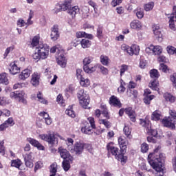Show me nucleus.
Returning a JSON list of instances; mask_svg holds the SVG:
<instances>
[{"label": "nucleus", "mask_w": 176, "mask_h": 176, "mask_svg": "<svg viewBox=\"0 0 176 176\" xmlns=\"http://www.w3.org/2000/svg\"><path fill=\"white\" fill-rule=\"evenodd\" d=\"M153 34L155 39H157L158 42H163V34H162V32L160 30L158 32H155Z\"/></svg>", "instance_id": "nucleus-45"}, {"label": "nucleus", "mask_w": 176, "mask_h": 176, "mask_svg": "<svg viewBox=\"0 0 176 176\" xmlns=\"http://www.w3.org/2000/svg\"><path fill=\"white\" fill-rule=\"evenodd\" d=\"M126 95L128 97L137 98V97H138V91L135 89H126Z\"/></svg>", "instance_id": "nucleus-36"}, {"label": "nucleus", "mask_w": 176, "mask_h": 176, "mask_svg": "<svg viewBox=\"0 0 176 176\" xmlns=\"http://www.w3.org/2000/svg\"><path fill=\"white\" fill-rule=\"evenodd\" d=\"M148 86L152 90H155V91L159 90V82L156 80L151 81V82L148 84Z\"/></svg>", "instance_id": "nucleus-37"}, {"label": "nucleus", "mask_w": 176, "mask_h": 176, "mask_svg": "<svg viewBox=\"0 0 176 176\" xmlns=\"http://www.w3.org/2000/svg\"><path fill=\"white\" fill-rule=\"evenodd\" d=\"M137 87V83L134 82L133 81H130L128 85L127 89L131 90L133 89H135Z\"/></svg>", "instance_id": "nucleus-60"}, {"label": "nucleus", "mask_w": 176, "mask_h": 176, "mask_svg": "<svg viewBox=\"0 0 176 176\" xmlns=\"http://www.w3.org/2000/svg\"><path fill=\"white\" fill-rule=\"evenodd\" d=\"M71 3H72V0H65L63 4L61 6H59V8H55L53 10L56 14L61 10L65 12V10H68V9L71 8Z\"/></svg>", "instance_id": "nucleus-12"}, {"label": "nucleus", "mask_w": 176, "mask_h": 176, "mask_svg": "<svg viewBox=\"0 0 176 176\" xmlns=\"http://www.w3.org/2000/svg\"><path fill=\"white\" fill-rule=\"evenodd\" d=\"M99 123L100 124H104L107 129H109L111 127V122L107 120H99Z\"/></svg>", "instance_id": "nucleus-52"}, {"label": "nucleus", "mask_w": 176, "mask_h": 176, "mask_svg": "<svg viewBox=\"0 0 176 176\" xmlns=\"http://www.w3.org/2000/svg\"><path fill=\"white\" fill-rule=\"evenodd\" d=\"M80 45L83 49H87L91 46V41L89 39L83 38L80 41Z\"/></svg>", "instance_id": "nucleus-33"}, {"label": "nucleus", "mask_w": 176, "mask_h": 176, "mask_svg": "<svg viewBox=\"0 0 176 176\" xmlns=\"http://www.w3.org/2000/svg\"><path fill=\"white\" fill-rule=\"evenodd\" d=\"M164 98L166 100V101H168L171 103L175 102L176 100L175 96H173V94L168 92L164 94Z\"/></svg>", "instance_id": "nucleus-27"}, {"label": "nucleus", "mask_w": 176, "mask_h": 176, "mask_svg": "<svg viewBox=\"0 0 176 176\" xmlns=\"http://www.w3.org/2000/svg\"><path fill=\"white\" fill-rule=\"evenodd\" d=\"M149 74L151 78L154 80L159 79V78L160 77V74L159 73V71H157V69H153L150 70Z\"/></svg>", "instance_id": "nucleus-32"}, {"label": "nucleus", "mask_w": 176, "mask_h": 176, "mask_svg": "<svg viewBox=\"0 0 176 176\" xmlns=\"http://www.w3.org/2000/svg\"><path fill=\"white\" fill-rule=\"evenodd\" d=\"M87 120L91 126H85L81 129V131L84 134L90 135L93 133V129H96V121H94V118L93 117H89Z\"/></svg>", "instance_id": "nucleus-7"}, {"label": "nucleus", "mask_w": 176, "mask_h": 176, "mask_svg": "<svg viewBox=\"0 0 176 176\" xmlns=\"http://www.w3.org/2000/svg\"><path fill=\"white\" fill-rule=\"evenodd\" d=\"M17 25H19V27H25V25H27V23H25L23 19H19L17 21Z\"/></svg>", "instance_id": "nucleus-59"}, {"label": "nucleus", "mask_w": 176, "mask_h": 176, "mask_svg": "<svg viewBox=\"0 0 176 176\" xmlns=\"http://www.w3.org/2000/svg\"><path fill=\"white\" fill-rule=\"evenodd\" d=\"M24 96H25V94L23 91L19 92V91H14L10 93V97L11 98H14L15 100H18L19 102H22L24 105H27V100L24 98Z\"/></svg>", "instance_id": "nucleus-9"}, {"label": "nucleus", "mask_w": 176, "mask_h": 176, "mask_svg": "<svg viewBox=\"0 0 176 176\" xmlns=\"http://www.w3.org/2000/svg\"><path fill=\"white\" fill-rule=\"evenodd\" d=\"M32 71L30 69H25L21 73L19 74V78L21 80H25L28 78H30Z\"/></svg>", "instance_id": "nucleus-20"}, {"label": "nucleus", "mask_w": 176, "mask_h": 176, "mask_svg": "<svg viewBox=\"0 0 176 176\" xmlns=\"http://www.w3.org/2000/svg\"><path fill=\"white\" fill-rule=\"evenodd\" d=\"M32 17H34V11L30 10V13H29V18L28 19V21L26 23L27 25H32V24H34V21H32V20H31L32 19Z\"/></svg>", "instance_id": "nucleus-49"}, {"label": "nucleus", "mask_w": 176, "mask_h": 176, "mask_svg": "<svg viewBox=\"0 0 176 176\" xmlns=\"http://www.w3.org/2000/svg\"><path fill=\"white\" fill-rule=\"evenodd\" d=\"M57 63L62 67V68H65V67H67V59L65 56H60L57 58Z\"/></svg>", "instance_id": "nucleus-28"}, {"label": "nucleus", "mask_w": 176, "mask_h": 176, "mask_svg": "<svg viewBox=\"0 0 176 176\" xmlns=\"http://www.w3.org/2000/svg\"><path fill=\"white\" fill-rule=\"evenodd\" d=\"M4 123L6 124L8 127H10L14 125V120H13V118H9L7 120L4 122Z\"/></svg>", "instance_id": "nucleus-56"}, {"label": "nucleus", "mask_w": 176, "mask_h": 176, "mask_svg": "<svg viewBox=\"0 0 176 176\" xmlns=\"http://www.w3.org/2000/svg\"><path fill=\"white\" fill-rule=\"evenodd\" d=\"M80 85L82 87H89L90 86V80L82 77L80 79Z\"/></svg>", "instance_id": "nucleus-35"}, {"label": "nucleus", "mask_w": 176, "mask_h": 176, "mask_svg": "<svg viewBox=\"0 0 176 176\" xmlns=\"http://www.w3.org/2000/svg\"><path fill=\"white\" fill-rule=\"evenodd\" d=\"M94 58L92 56H87L83 59V69L87 74H92L96 71V66L90 67L89 65L93 62Z\"/></svg>", "instance_id": "nucleus-6"}, {"label": "nucleus", "mask_w": 176, "mask_h": 176, "mask_svg": "<svg viewBox=\"0 0 176 176\" xmlns=\"http://www.w3.org/2000/svg\"><path fill=\"white\" fill-rule=\"evenodd\" d=\"M122 1L123 0H112L111 6H113V8H116V6L122 3Z\"/></svg>", "instance_id": "nucleus-61"}, {"label": "nucleus", "mask_w": 176, "mask_h": 176, "mask_svg": "<svg viewBox=\"0 0 176 176\" xmlns=\"http://www.w3.org/2000/svg\"><path fill=\"white\" fill-rule=\"evenodd\" d=\"M27 141H28V142H30L31 144V145L37 148V149H38V151H45V146H43V145H42L41 143H39V142H38V140L31 138H29L27 139Z\"/></svg>", "instance_id": "nucleus-16"}, {"label": "nucleus", "mask_w": 176, "mask_h": 176, "mask_svg": "<svg viewBox=\"0 0 176 176\" xmlns=\"http://www.w3.org/2000/svg\"><path fill=\"white\" fill-rule=\"evenodd\" d=\"M134 13H135L138 19L141 20V19L144 18V10L140 7H138L135 10H134Z\"/></svg>", "instance_id": "nucleus-30"}, {"label": "nucleus", "mask_w": 176, "mask_h": 176, "mask_svg": "<svg viewBox=\"0 0 176 176\" xmlns=\"http://www.w3.org/2000/svg\"><path fill=\"white\" fill-rule=\"evenodd\" d=\"M160 118H162V114L159 113L157 111H154L151 116L152 120H160Z\"/></svg>", "instance_id": "nucleus-50"}, {"label": "nucleus", "mask_w": 176, "mask_h": 176, "mask_svg": "<svg viewBox=\"0 0 176 176\" xmlns=\"http://www.w3.org/2000/svg\"><path fill=\"white\" fill-rule=\"evenodd\" d=\"M146 131L149 135H152L154 138L157 137V131L156 129H152V127L147 128Z\"/></svg>", "instance_id": "nucleus-46"}, {"label": "nucleus", "mask_w": 176, "mask_h": 176, "mask_svg": "<svg viewBox=\"0 0 176 176\" xmlns=\"http://www.w3.org/2000/svg\"><path fill=\"white\" fill-rule=\"evenodd\" d=\"M160 71H162V72H164L165 74H167V72H170V69H168V67L165 65L164 63H161L159 67Z\"/></svg>", "instance_id": "nucleus-48"}, {"label": "nucleus", "mask_w": 176, "mask_h": 176, "mask_svg": "<svg viewBox=\"0 0 176 176\" xmlns=\"http://www.w3.org/2000/svg\"><path fill=\"white\" fill-rule=\"evenodd\" d=\"M10 72L12 75H16L20 72V67L13 62L10 64Z\"/></svg>", "instance_id": "nucleus-25"}, {"label": "nucleus", "mask_w": 176, "mask_h": 176, "mask_svg": "<svg viewBox=\"0 0 176 176\" xmlns=\"http://www.w3.org/2000/svg\"><path fill=\"white\" fill-rule=\"evenodd\" d=\"M148 49L152 50L155 56H160L163 52V49L159 45L154 46L153 45H151L146 48V50H148Z\"/></svg>", "instance_id": "nucleus-18"}, {"label": "nucleus", "mask_w": 176, "mask_h": 176, "mask_svg": "<svg viewBox=\"0 0 176 176\" xmlns=\"http://www.w3.org/2000/svg\"><path fill=\"white\" fill-rule=\"evenodd\" d=\"M5 142L3 140L0 142V154L3 156L6 153V149H5Z\"/></svg>", "instance_id": "nucleus-54"}, {"label": "nucleus", "mask_w": 176, "mask_h": 176, "mask_svg": "<svg viewBox=\"0 0 176 176\" xmlns=\"http://www.w3.org/2000/svg\"><path fill=\"white\" fill-rule=\"evenodd\" d=\"M86 144L80 141L76 142L73 148L70 149L72 153H75V155H82L85 149V146Z\"/></svg>", "instance_id": "nucleus-8"}, {"label": "nucleus", "mask_w": 176, "mask_h": 176, "mask_svg": "<svg viewBox=\"0 0 176 176\" xmlns=\"http://www.w3.org/2000/svg\"><path fill=\"white\" fill-rule=\"evenodd\" d=\"M98 68L100 69V72L102 74V75H108V69L101 65H98Z\"/></svg>", "instance_id": "nucleus-55"}, {"label": "nucleus", "mask_w": 176, "mask_h": 176, "mask_svg": "<svg viewBox=\"0 0 176 176\" xmlns=\"http://www.w3.org/2000/svg\"><path fill=\"white\" fill-rule=\"evenodd\" d=\"M140 168L141 170H144L145 171H151V168H149V166H146V164L145 162H142L140 164Z\"/></svg>", "instance_id": "nucleus-63"}, {"label": "nucleus", "mask_w": 176, "mask_h": 176, "mask_svg": "<svg viewBox=\"0 0 176 176\" xmlns=\"http://www.w3.org/2000/svg\"><path fill=\"white\" fill-rule=\"evenodd\" d=\"M155 6V3L153 2H149L148 3L144 4V9L145 12H150V10H152Z\"/></svg>", "instance_id": "nucleus-42"}, {"label": "nucleus", "mask_w": 176, "mask_h": 176, "mask_svg": "<svg viewBox=\"0 0 176 176\" xmlns=\"http://www.w3.org/2000/svg\"><path fill=\"white\" fill-rule=\"evenodd\" d=\"M50 37L52 41H57L60 38V32H58V25H54L51 28Z\"/></svg>", "instance_id": "nucleus-13"}, {"label": "nucleus", "mask_w": 176, "mask_h": 176, "mask_svg": "<svg viewBox=\"0 0 176 176\" xmlns=\"http://www.w3.org/2000/svg\"><path fill=\"white\" fill-rule=\"evenodd\" d=\"M96 36L98 39H102L104 38V27L98 25L96 30Z\"/></svg>", "instance_id": "nucleus-34"}, {"label": "nucleus", "mask_w": 176, "mask_h": 176, "mask_svg": "<svg viewBox=\"0 0 176 176\" xmlns=\"http://www.w3.org/2000/svg\"><path fill=\"white\" fill-rule=\"evenodd\" d=\"M126 115H128L129 118L131 119V122H135V118L137 114H135V111H126Z\"/></svg>", "instance_id": "nucleus-41"}, {"label": "nucleus", "mask_w": 176, "mask_h": 176, "mask_svg": "<svg viewBox=\"0 0 176 176\" xmlns=\"http://www.w3.org/2000/svg\"><path fill=\"white\" fill-rule=\"evenodd\" d=\"M96 118H108V111H97L95 113Z\"/></svg>", "instance_id": "nucleus-38"}, {"label": "nucleus", "mask_w": 176, "mask_h": 176, "mask_svg": "<svg viewBox=\"0 0 176 176\" xmlns=\"http://www.w3.org/2000/svg\"><path fill=\"white\" fill-rule=\"evenodd\" d=\"M73 160L74 158L63 160V162H62V166L64 171H68L69 168H71V163H72Z\"/></svg>", "instance_id": "nucleus-23"}, {"label": "nucleus", "mask_w": 176, "mask_h": 176, "mask_svg": "<svg viewBox=\"0 0 176 176\" xmlns=\"http://www.w3.org/2000/svg\"><path fill=\"white\" fill-rule=\"evenodd\" d=\"M169 114L170 117H165L162 120V123L164 127H167L171 130H175V121L172 120L171 118L176 120V111H170Z\"/></svg>", "instance_id": "nucleus-4"}, {"label": "nucleus", "mask_w": 176, "mask_h": 176, "mask_svg": "<svg viewBox=\"0 0 176 176\" xmlns=\"http://www.w3.org/2000/svg\"><path fill=\"white\" fill-rule=\"evenodd\" d=\"M155 98V95H150L149 96H144L143 100L144 104L146 105H149L151 104V101Z\"/></svg>", "instance_id": "nucleus-47"}, {"label": "nucleus", "mask_w": 176, "mask_h": 176, "mask_svg": "<svg viewBox=\"0 0 176 176\" xmlns=\"http://www.w3.org/2000/svg\"><path fill=\"white\" fill-rule=\"evenodd\" d=\"M130 27L132 30L140 31L142 28V23L139 20H133L131 22Z\"/></svg>", "instance_id": "nucleus-21"}, {"label": "nucleus", "mask_w": 176, "mask_h": 176, "mask_svg": "<svg viewBox=\"0 0 176 176\" xmlns=\"http://www.w3.org/2000/svg\"><path fill=\"white\" fill-rule=\"evenodd\" d=\"M36 52L33 54L34 60L39 61V60H46L49 57V52L50 47L47 44L40 43L36 47Z\"/></svg>", "instance_id": "nucleus-1"}, {"label": "nucleus", "mask_w": 176, "mask_h": 176, "mask_svg": "<svg viewBox=\"0 0 176 176\" xmlns=\"http://www.w3.org/2000/svg\"><path fill=\"white\" fill-rule=\"evenodd\" d=\"M39 138L43 141L48 142L51 146H54L58 144V139L56 138V135L53 133L41 134L39 135Z\"/></svg>", "instance_id": "nucleus-5"}, {"label": "nucleus", "mask_w": 176, "mask_h": 176, "mask_svg": "<svg viewBox=\"0 0 176 176\" xmlns=\"http://www.w3.org/2000/svg\"><path fill=\"white\" fill-rule=\"evenodd\" d=\"M118 144L120 145V149L122 151H124L127 148V140L126 138H123V137H119L118 138Z\"/></svg>", "instance_id": "nucleus-24"}, {"label": "nucleus", "mask_w": 176, "mask_h": 176, "mask_svg": "<svg viewBox=\"0 0 176 176\" xmlns=\"http://www.w3.org/2000/svg\"><path fill=\"white\" fill-rule=\"evenodd\" d=\"M166 52L168 54L176 55V48L173 45H168L166 47Z\"/></svg>", "instance_id": "nucleus-44"}, {"label": "nucleus", "mask_w": 176, "mask_h": 176, "mask_svg": "<svg viewBox=\"0 0 176 176\" xmlns=\"http://www.w3.org/2000/svg\"><path fill=\"white\" fill-rule=\"evenodd\" d=\"M112 145L113 143H109V144H107V151H109V152H111V155L116 156V159L120 162L122 164H125L126 162H127V156L124 155L123 153L118 155V153H119V148Z\"/></svg>", "instance_id": "nucleus-3"}, {"label": "nucleus", "mask_w": 176, "mask_h": 176, "mask_svg": "<svg viewBox=\"0 0 176 176\" xmlns=\"http://www.w3.org/2000/svg\"><path fill=\"white\" fill-rule=\"evenodd\" d=\"M80 11V9H79V7L77 6H75L72 8L70 7L69 9H67V13L69 15H70L72 19H75V17H76V14H79Z\"/></svg>", "instance_id": "nucleus-17"}, {"label": "nucleus", "mask_w": 176, "mask_h": 176, "mask_svg": "<svg viewBox=\"0 0 176 176\" xmlns=\"http://www.w3.org/2000/svg\"><path fill=\"white\" fill-rule=\"evenodd\" d=\"M23 163L21 162V160L17 159V160H12L11 161V166L12 167H16V168H20V166H21Z\"/></svg>", "instance_id": "nucleus-40"}, {"label": "nucleus", "mask_w": 176, "mask_h": 176, "mask_svg": "<svg viewBox=\"0 0 176 176\" xmlns=\"http://www.w3.org/2000/svg\"><path fill=\"white\" fill-rule=\"evenodd\" d=\"M50 171L51 173L50 176H56V173H57V164L54 163L50 166Z\"/></svg>", "instance_id": "nucleus-43"}, {"label": "nucleus", "mask_w": 176, "mask_h": 176, "mask_svg": "<svg viewBox=\"0 0 176 176\" xmlns=\"http://www.w3.org/2000/svg\"><path fill=\"white\" fill-rule=\"evenodd\" d=\"M58 151L60 153V155L62 157V159H64V160L74 159L72 156H71V154H69V152H68L67 149H65L63 147H59Z\"/></svg>", "instance_id": "nucleus-15"}, {"label": "nucleus", "mask_w": 176, "mask_h": 176, "mask_svg": "<svg viewBox=\"0 0 176 176\" xmlns=\"http://www.w3.org/2000/svg\"><path fill=\"white\" fill-rule=\"evenodd\" d=\"M148 151H149V145H148L146 143L142 144L141 152H142V153H146Z\"/></svg>", "instance_id": "nucleus-53"}, {"label": "nucleus", "mask_w": 176, "mask_h": 176, "mask_svg": "<svg viewBox=\"0 0 176 176\" xmlns=\"http://www.w3.org/2000/svg\"><path fill=\"white\" fill-rule=\"evenodd\" d=\"M130 46L127 45L126 44H122L121 45V50L124 51V53H126V54H129Z\"/></svg>", "instance_id": "nucleus-57"}, {"label": "nucleus", "mask_w": 176, "mask_h": 176, "mask_svg": "<svg viewBox=\"0 0 176 176\" xmlns=\"http://www.w3.org/2000/svg\"><path fill=\"white\" fill-rule=\"evenodd\" d=\"M9 83V79H8V74L2 73L0 74V85H7Z\"/></svg>", "instance_id": "nucleus-26"}, {"label": "nucleus", "mask_w": 176, "mask_h": 176, "mask_svg": "<svg viewBox=\"0 0 176 176\" xmlns=\"http://www.w3.org/2000/svg\"><path fill=\"white\" fill-rule=\"evenodd\" d=\"M109 104L111 107H114V108H122V102H120V99L115 95H112L109 100Z\"/></svg>", "instance_id": "nucleus-11"}, {"label": "nucleus", "mask_w": 176, "mask_h": 176, "mask_svg": "<svg viewBox=\"0 0 176 176\" xmlns=\"http://www.w3.org/2000/svg\"><path fill=\"white\" fill-rule=\"evenodd\" d=\"M25 161H34V157H32V153L27 154L25 157Z\"/></svg>", "instance_id": "nucleus-64"}, {"label": "nucleus", "mask_w": 176, "mask_h": 176, "mask_svg": "<svg viewBox=\"0 0 176 176\" xmlns=\"http://www.w3.org/2000/svg\"><path fill=\"white\" fill-rule=\"evenodd\" d=\"M126 71H129V65H122L120 69V76H123V75H124V72H126Z\"/></svg>", "instance_id": "nucleus-51"}, {"label": "nucleus", "mask_w": 176, "mask_h": 176, "mask_svg": "<svg viewBox=\"0 0 176 176\" xmlns=\"http://www.w3.org/2000/svg\"><path fill=\"white\" fill-rule=\"evenodd\" d=\"M39 41H41V36L39 34H37L34 36L32 39V42L30 43L31 47H38L39 45H41V43H39Z\"/></svg>", "instance_id": "nucleus-22"}, {"label": "nucleus", "mask_w": 176, "mask_h": 176, "mask_svg": "<svg viewBox=\"0 0 176 176\" xmlns=\"http://www.w3.org/2000/svg\"><path fill=\"white\" fill-rule=\"evenodd\" d=\"M100 61L102 65L108 67V65H109L110 59L109 57L105 55H101L100 56Z\"/></svg>", "instance_id": "nucleus-29"}, {"label": "nucleus", "mask_w": 176, "mask_h": 176, "mask_svg": "<svg viewBox=\"0 0 176 176\" xmlns=\"http://www.w3.org/2000/svg\"><path fill=\"white\" fill-rule=\"evenodd\" d=\"M56 102L60 104L62 107H65V100L63 94H59L56 97Z\"/></svg>", "instance_id": "nucleus-39"}, {"label": "nucleus", "mask_w": 176, "mask_h": 176, "mask_svg": "<svg viewBox=\"0 0 176 176\" xmlns=\"http://www.w3.org/2000/svg\"><path fill=\"white\" fill-rule=\"evenodd\" d=\"M77 97L79 100L80 104L84 109H91L89 105L90 104V96L85 92V89H80L77 94Z\"/></svg>", "instance_id": "nucleus-2"}, {"label": "nucleus", "mask_w": 176, "mask_h": 176, "mask_svg": "<svg viewBox=\"0 0 176 176\" xmlns=\"http://www.w3.org/2000/svg\"><path fill=\"white\" fill-rule=\"evenodd\" d=\"M168 19H169V28L170 30H173V31H175V21H176V6H174L173 8V12L170 14H168Z\"/></svg>", "instance_id": "nucleus-10"}, {"label": "nucleus", "mask_w": 176, "mask_h": 176, "mask_svg": "<svg viewBox=\"0 0 176 176\" xmlns=\"http://www.w3.org/2000/svg\"><path fill=\"white\" fill-rule=\"evenodd\" d=\"M138 54H140V46L137 45L129 46V56H138Z\"/></svg>", "instance_id": "nucleus-19"}, {"label": "nucleus", "mask_w": 176, "mask_h": 176, "mask_svg": "<svg viewBox=\"0 0 176 176\" xmlns=\"http://www.w3.org/2000/svg\"><path fill=\"white\" fill-rule=\"evenodd\" d=\"M123 131L126 138H129V140H131V138H133V135H131V129L130 128V126L125 125Z\"/></svg>", "instance_id": "nucleus-31"}, {"label": "nucleus", "mask_w": 176, "mask_h": 176, "mask_svg": "<svg viewBox=\"0 0 176 176\" xmlns=\"http://www.w3.org/2000/svg\"><path fill=\"white\" fill-rule=\"evenodd\" d=\"M152 30H153V34H155V32H157L158 31H160V25L159 24H153L152 25Z\"/></svg>", "instance_id": "nucleus-62"}, {"label": "nucleus", "mask_w": 176, "mask_h": 176, "mask_svg": "<svg viewBox=\"0 0 176 176\" xmlns=\"http://www.w3.org/2000/svg\"><path fill=\"white\" fill-rule=\"evenodd\" d=\"M42 167H43V163H42V162L41 161H38L35 164L34 171H36V170L42 168Z\"/></svg>", "instance_id": "nucleus-58"}, {"label": "nucleus", "mask_w": 176, "mask_h": 176, "mask_svg": "<svg viewBox=\"0 0 176 176\" xmlns=\"http://www.w3.org/2000/svg\"><path fill=\"white\" fill-rule=\"evenodd\" d=\"M39 80H41V73L35 72L34 74H32L30 82L32 86L36 87V86H39Z\"/></svg>", "instance_id": "nucleus-14"}]
</instances>
